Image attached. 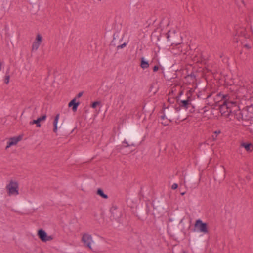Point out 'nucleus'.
<instances>
[{"mask_svg":"<svg viewBox=\"0 0 253 253\" xmlns=\"http://www.w3.org/2000/svg\"><path fill=\"white\" fill-rule=\"evenodd\" d=\"M168 116H169V118H171L172 115V113H168Z\"/></svg>","mask_w":253,"mask_h":253,"instance_id":"nucleus-25","label":"nucleus"},{"mask_svg":"<svg viewBox=\"0 0 253 253\" xmlns=\"http://www.w3.org/2000/svg\"><path fill=\"white\" fill-rule=\"evenodd\" d=\"M167 38H168V39H169V35H168V36H167Z\"/></svg>","mask_w":253,"mask_h":253,"instance_id":"nucleus-31","label":"nucleus"},{"mask_svg":"<svg viewBox=\"0 0 253 253\" xmlns=\"http://www.w3.org/2000/svg\"><path fill=\"white\" fill-rule=\"evenodd\" d=\"M100 104V102H98V101H95V102H94L92 105H91V107L93 108H95L97 105H99Z\"/></svg>","mask_w":253,"mask_h":253,"instance_id":"nucleus-18","label":"nucleus"},{"mask_svg":"<svg viewBox=\"0 0 253 253\" xmlns=\"http://www.w3.org/2000/svg\"><path fill=\"white\" fill-rule=\"evenodd\" d=\"M140 66L143 69H146L149 67V64L148 62L144 60V58H141V62Z\"/></svg>","mask_w":253,"mask_h":253,"instance_id":"nucleus-14","label":"nucleus"},{"mask_svg":"<svg viewBox=\"0 0 253 253\" xmlns=\"http://www.w3.org/2000/svg\"><path fill=\"white\" fill-rule=\"evenodd\" d=\"M220 133L221 131L220 130L215 131L214 132V134L212 136V138L213 141H215L216 139L217 135Z\"/></svg>","mask_w":253,"mask_h":253,"instance_id":"nucleus-16","label":"nucleus"},{"mask_svg":"<svg viewBox=\"0 0 253 253\" xmlns=\"http://www.w3.org/2000/svg\"><path fill=\"white\" fill-rule=\"evenodd\" d=\"M245 47H247V48H251V46L248 44H245L244 45Z\"/></svg>","mask_w":253,"mask_h":253,"instance_id":"nucleus-24","label":"nucleus"},{"mask_svg":"<svg viewBox=\"0 0 253 253\" xmlns=\"http://www.w3.org/2000/svg\"><path fill=\"white\" fill-rule=\"evenodd\" d=\"M179 105L181 107L187 109L191 105V100L189 98H187L186 100H181Z\"/></svg>","mask_w":253,"mask_h":253,"instance_id":"nucleus-10","label":"nucleus"},{"mask_svg":"<svg viewBox=\"0 0 253 253\" xmlns=\"http://www.w3.org/2000/svg\"><path fill=\"white\" fill-rule=\"evenodd\" d=\"M6 190L9 196H16L19 194V185L16 181L11 180L6 186Z\"/></svg>","mask_w":253,"mask_h":253,"instance_id":"nucleus-1","label":"nucleus"},{"mask_svg":"<svg viewBox=\"0 0 253 253\" xmlns=\"http://www.w3.org/2000/svg\"><path fill=\"white\" fill-rule=\"evenodd\" d=\"M165 117H166V115L165 114H164L163 116H162V118L163 119H164Z\"/></svg>","mask_w":253,"mask_h":253,"instance_id":"nucleus-29","label":"nucleus"},{"mask_svg":"<svg viewBox=\"0 0 253 253\" xmlns=\"http://www.w3.org/2000/svg\"><path fill=\"white\" fill-rule=\"evenodd\" d=\"M158 69H159V67L158 66H155L153 68V71L156 72L158 70Z\"/></svg>","mask_w":253,"mask_h":253,"instance_id":"nucleus-22","label":"nucleus"},{"mask_svg":"<svg viewBox=\"0 0 253 253\" xmlns=\"http://www.w3.org/2000/svg\"><path fill=\"white\" fill-rule=\"evenodd\" d=\"M240 85L241 86L240 92L244 93V91H245L250 94L253 93V82L244 80L241 82Z\"/></svg>","mask_w":253,"mask_h":253,"instance_id":"nucleus-2","label":"nucleus"},{"mask_svg":"<svg viewBox=\"0 0 253 253\" xmlns=\"http://www.w3.org/2000/svg\"><path fill=\"white\" fill-rule=\"evenodd\" d=\"M240 146L244 148L248 152H252L253 150V145L250 143L242 142Z\"/></svg>","mask_w":253,"mask_h":253,"instance_id":"nucleus-11","label":"nucleus"},{"mask_svg":"<svg viewBox=\"0 0 253 253\" xmlns=\"http://www.w3.org/2000/svg\"><path fill=\"white\" fill-rule=\"evenodd\" d=\"M232 105V102L224 101L223 104L221 105L220 111L222 114L227 115L231 111L230 107Z\"/></svg>","mask_w":253,"mask_h":253,"instance_id":"nucleus-5","label":"nucleus"},{"mask_svg":"<svg viewBox=\"0 0 253 253\" xmlns=\"http://www.w3.org/2000/svg\"><path fill=\"white\" fill-rule=\"evenodd\" d=\"M59 119V114H58L56 115L54 122H53V126H54V128H53V131L54 132H56L57 131V123L58 120Z\"/></svg>","mask_w":253,"mask_h":253,"instance_id":"nucleus-13","label":"nucleus"},{"mask_svg":"<svg viewBox=\"0 0 253 253\" xmlns=\"http://www.w3.org/2000/svg\"><path fill=\"white\" fill-rule=\"evenodd\" d=\"M76 98H74L68 104V106L69 107H72V110L74 112H75L77 111V107L80 104V103L79 102H76Z\"/></svg>","mask_w":253,"mask_h":253,"instance_id":"nucleus-12","label":"nucleus"},{"mask_svg":"<svg viewBox=\"0 0 253 253\" xmlns=\"http://www.w3.org/2000/svg\"><path fill=\"white\" fill-rule=\"evenodd\" d=\"M2 64H3L2 62H0V71H1V66H2Z\"/></svg>","mask_w":253,"mask_h":253,"instance_id":"nucleus-27","label":"nucleus"},{"mask_svg":"<svg viewBox=\"0 0 253 253\" xmlns=\"http://www.w3.org/2000/svg\"><path fill=\"white\" fill-rule=\"evenodd\" d=\"M177 187H178V185L176 183H174L171 186V188L172 189H177Z\"/></svg>","mask_w":253,"mask_h":253,"instance_id":"nucleus-19","label":"nucleus"},{"mask_svg":"<svg viewBox=\"0 0 253 253\" xmlns=\"http://www.w3.org/2000/svg\"><path fill=\"white\" fill-rule=\"evenodd\" d=\"M123 143H125V144H126V146H129V145L128 144V143H127V142H126V141H124L123 142Z\"/></svg>","mask_w":253,"mask_h":253,"instance_id":"nucleus-28","label":"nucleus"},{"mask_svg":"<svg viewBox=\"0 0 253 253\" xmlns=\"http://www.w3.org/2000/svg\"><path fill=\"white\" fill-rule=\"evenodd\" d=\"M21 138L20 137H13L9 139V141L7 143V145L6 147V149H8L12 145H16L18 141L20 140Z\"/></svg>","mask_w":253,"mask_h":253,"instance_id":"nucleus-8","label":"nucleus"},{"mask_svg":"<svg viewBox=\"0 0 253 253\" xmlns=\"http://www.w3.org/2000/svg\"><path fill=\"white\" fill-rule=\"evenodd\" d=\"M9 80H10L9 75H5V76L4 78V83L6 84H8L9 83Z\"/></svg>","mask_w":253,"mask_h":253,"instance_id":"nucleus-17","label":"nucleus"},{"mask_svg":"<svg viewBox=\"0 0 253 253\" xmlns=\"http://www.w3.org/2000/svg\"><path fill=\"white\" fill-rule=\"evenodd\" d=\"M42 41V36L38 34L37 35L35 41L33 43L32 46V50H37L39 46L40 45L41 42Z\"/></svg>","mask_w":253,"mask_h":253,"instance_id":"nucleus-7","label":"nucleus"},{"mask_svg":"<svg viewBox=\"0 0 253 253\" xmlns=\"http://www.w3.org/2000/svg\"><path fill=\"white\" fill-rule=\"evenodd\" d=\"M181 194L182 195H184L185 194V192H182V193H181Z\"/></svg>","mask_w":253,"mask_h":253,"instance_id":"nucleus-30","label":"nucleus"},{"mask_svg":"<svg viewBox=\"0 0 253 253\" xmlns=\"http://www.w3.org/2000/svg\"><path fill=\"white\" fill-rule=\"evenodd\" d=\"M46 116L45 115H43L42 117H39L37 120H34L32 122H30V125L36 124L37 127H40L41 126L40 122L44 121L46 119Z\"/></svg>","mask_w":253,"mask_h":253,"instance_id":"nucleus-9","label":"nucleus"},{"mask_svg":"<svg viewBox=\"0 0 253 253\" xmlns=\"http://www.w3.org/2000/svg\"><path fill=\"white\" fill-rule=\"evenodd\" d=\"M82 241L84 243L85 247L91 250L92 249L91 245L93 241L91 235L88 233L84 234L82 238Z\"/></svg>","mask_w":253,"mask_h":253,"instance_id":"nucleus-4","label":"nucleus"},{"mask_svg":"<svg viewBox=\"0 0 253 253\" xmlns=\"http://www.w3.org/2000/svg\"><path fill=\"white\" fill-rule=\"evenodd\" d=\"M195 228L197 231L207 234L208 233L207 224L203 222L200 219H198L195 223Z\"/></svg>","mask_w":253,"mask_h":253,"instance_id":"nucleus-3","label":"nucleus"},{"mask_svg":"<svg viewBox=\"0 0 253 253\" xmlns=\"http://www.w3.org/2000/svg\"><path fill=\"white\" fill-rule=\"evenodd\" d=\"M126 46V43H124L123 44L118 46V48H123L125 47Z\"/></svg>","mask_w":253,"mask_h":253,"instance_id":"nucleus-20","label":"nucleus"},{"mask_svg":"<svg viewBox=\"0 0 253 253\" xmlns=\"http://www.w3.org/2000/svg\"><path fill=\"white\" fill-rule=\"evenodd\" d=\"M234 40L235 42H238L239 41H241V39H240V38L239 39H238V38L235 36L234 38Z\"/></svg>","mask_w":253,"mask_h":253,"instance_id":"nucleus-23","label":"nucleus"},{"mask_svg":"<svg viewBox=\"0 0 253 253\" xmlns=\"http://www.w3.org/2000/svg\"><path fill=\"white\" fill-rule=\"evenodd\" d=\"M38 235L39 238L43 242H46L52 240V237L51 236H48L46 233L42 229H40L38 231Z\"/></svg>","mask_w":253,"mask_h":253,"instance_id":"nucleus-6","label":"nucleus"},{"mask_svg":"<svg viewBox=\"0 0 253 253\" xmlns=\"http://www.w3.org/2000/svg\"><path fill=\"white\" fill-rule=\"evenodd\" d=\"M83 94V92H81L78 94L76 98H80Z\"/></svg>","mask_w":253,"mask_h":253,"instance_id":"nucleus-21","label":"nucleus"},{"mask_svg":"<svg viewBox=\"0 0 253 253\" xmlns=\"http://www.w3.org/2000/svg\"><path fill=\"white\" fill-rule=\"evenodd\" d=\"M97 194L104 199L108 198V196L104 194L103 190L100 188L97 189Z\"/></svg>","mask_w":253,"mask_h":253,"instance_id":"nucleus-15","label":"nucleus"},{"mask_svg":"<svg viewBox=\"0 0 253 253\" xmlns=\"http://www.w3.org/2000/svg\"><path fill=\"white\" fill-rule=\"evenodd\" d=\"M9 68L7 69V70L6 72V75H9Z\"/></svg>","mask_w":253,"mask_h":253,"instance_id":"nucleus-26","label":"nucleus"}]
</instances>
